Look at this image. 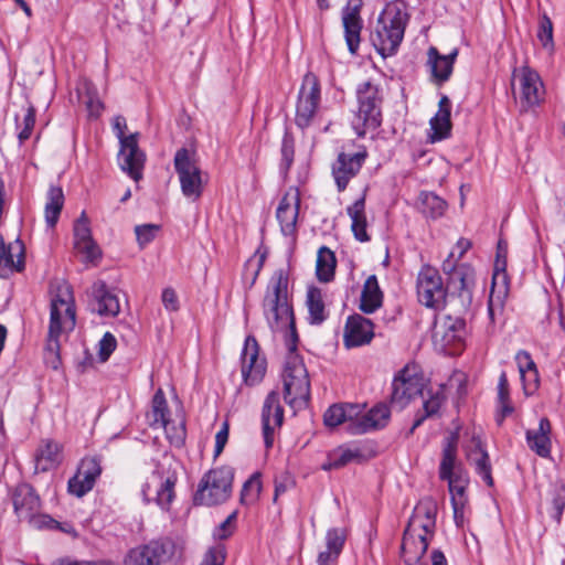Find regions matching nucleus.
Returning <instances> with one entry per match:
<instances>
[{
	"mask_svg": "<svg viewBox=\"0 0 565 565\" xmlns=\"http://www.w3.org/2000/svg\"><path fill=\"white\" fill-rule=\"evenodd\" d=\"M76 323V312L72 287L63 281L56 286L51 300L50 324L44 351L45 364L53 370L60 366V338L70 332Z\"/></svg>",
	"mask_w": 565,
	"mask_h": 565,
	"instance_id": "f257e3e1",
	"label": "nucleus"
},
{
	"mask_svg": "<svg viewBox=\"0 0 565 565\" xmlns=\"http://www.w3.org/2000/svg\"><path fill=\"white\" fill-rule=\"evenodd\" d=\"M437 503L422 499L414 508L402 541V557L406 565H415L426 553L436 527Z\"/></svg>",
	"mask_w": 565,
	"mask_h": 565,
	"instance_id": "f03ea898",
	"label": "nucleus"
},
{
	"mask_svg": "<svg viewBox=\"0 0 565 565\" xmlns=\"http://www.w3.org/2000/svg\"><path fill=\"white\" fill-rule=\"evenodd\" d=\"M263 310L270 329L285 330L286 347L294 348L298 343V334L288 300V277L282 270L273 275L263 300Z\"/></svg>",
	"mask_w": 565,
	"mask_h": 565,
	"instance_id": "7ed1b4c3",
	"label": "nucleus"
},
{
	"mask_svg": "<svg viewBox=\"0 0 565 565\" xmlns=\"http://www.w3.org/2000/svg\"><path fill=\"white\" fill-rule=\"evenodd\" d=\"M408 19L406 2H386L371 35L375 50L383 57L392 56L397 52L404 39Z\"/></svg>",
	"mask_w": 565,
	"mask_h": 565,
	"instance_id": "20e7f679",
	"label": "nucleus"
},
{
	"mask_svg": "<svg viewBox=\"0 0 565 565\" xmlns=\"http://www.w3.org/2000/svg\"><path fill=\"white\" fill-rule=\"evenodd\" d=\"M281 373L284 399L294 409H302L310 398V380L301 356L297 353V344L287 348Z\"/></svg>",
	"mask_w": 565,
	"mask_h": 565,
	"instance_id": "39448f33",
	"label": "nucleus"
},
{
	"mask_svg": "<svg viewBox=\"0 0 565 565\" xmlns=\"http://www.w3.org/2000/svg\"><path fill=\"white\" fill-rule=\"evenodd\" d=\"M173 166L183 196L192 202L198 201L203 194L207 178L198 162L195 152L185 147L178 149Z\"/></svg>",
	"mask_w": 565,
	"mask_h": 565,
	"instance_id": "423d86ee",
	"label": "nucleus"
},
{
	"mask_svg": "<svg viewBox=\"0 0 565 565\" xmlns=\"http://www.w3.org/2000/svg\"><path fill=\"white\" fill-rule=\"evenodd\" d=\"M358 110L354 113L351 126L359 137L367 130H374L381 125V96L379 87L365 82L356 90Z\"/></svg>",
	"mask_w": 565,
	"mask_h": 565,
	"instance_id": "0eeeda50",
	"label": "nucleus"
},
{
	"mask_svg": "<svg viewBox=\"0 0 565 565\" xmlns=\"http://www.w3.org/2000/svg\"><path fill=\"white\" fill-rule=\"evenodd\" d=\"M126 118L121 115L116 116L113 119V130L120 143L118 153L119 167L131 179L139 181L142 178L146 156L138 147V134L135 132L126 136Z\"/></svg>",
	"mask_w": 565,
	"mask_h": 565,
	"instance_id": "6e6552de",
	"label": "nucleus"
},
{
	"mask_svg": "<svg viewBox=\"0 0 565 565\" xmlns=\"http://www.w3.org/2000/svg\"><path fill=\"white\" fill-rule=\"evenodd\" d=\"M233 469L218 467L207 471L199 482L194 502L201 505H216L225 502L232 493Z\"/></svg>",
	"mask_w": 565,
	"mask_h": 565,
	"instance_id": "1a4fd4ad",
	"label": "nucleus"
},
{
	"mask_svg": "<svg viewBox=\"0 0 565 565\" xmlns=\"http://www.w3.org/2000/svg\"><path fill=\"white\" fill-rule=\"evenodd\" d=\"M443 270L447 274L448 301L458 302L460 310L467 311L473 299L475 269L470 265H455L451 259H446L443 264Z\"/></svg>",
	"mask_w": 565,
	"mask_h": 565,
	"instance_id": "9d476101",
	"label": "nucleus"
},
{
	"mask_svg": "<svg viewBox=\"0 0 565 565\" xmlns=\"http://www.w3.org/2000/svg\"><path fill=\"white\" fill-rule=\"evenodd\" d=\"M153 428H162L169 441L180 447L185 438V427L182 418L171 419L164 393L159 388L151 401V411L147 415Z\"/></svg>",
	"mask_w": 565,
	"mask_h": 565,
	"instance_id": "9b49d317",
	"label": "nucleus"
},
{
	"mask_svg": "<svg viewBox=\"0 0 565 565\" xmlns=\"http://www.w3.org/2000/svg\"><path fill=\"white\" fill-rule=\"evenodd\" d=\"M13 510L20 521H28L34 527H42L53 520L41 514V499L35 489L25 482L19 483L11 493Z\"/></svg>",
	"mask_w": 565,
	"mask_h": 565,
	"instance_id": "f8f14e48",
	"label": "nucleus"
},
{
	"mask_svg": "<svg viewBox=\"0 0 565 565\" xmlns=\"http://www.w3.org/2000/svg\"><path fill=\"white\" fill-rule=\"evenodd\" d=\"M426 386L425 377L414 364L405 365L392 383L391 404L398 409L405 408L417 395H423Z\"/></svg>",
	"mask_w": 565,
	"mask_h": 565,
	"instance_id": "ddd939ff",
	"label": "nucleus"
},
{
	"mask_svg": "<svg viewBox=\"0 0 565 565\" xmlns=\"http://www.w3.org/2000/svg\"><path fill=\"white\" fill-rule=\"evenodd\" d=\"M416 287L419 302L428 308L440 309L448 301L447 287L438 270L431 266L422 267Z\"/></svg>",
	"mask_w": 565,
	"mask_h": 565,
	"instance_id": "4468645a",
	"label": "nucleus"
},
{
	"mask_svg": "<svg viewBox=\"0 0 565 565\" xmlns=\"http://www.w3.org/2000/svg\"><path fill=\"white\" fill-rule=\"evenodd\" d=\"M320 84L317 76L307 73L298 93L296 105V125L300 128H307L311 125L318 106L320 104Z\"/></svg>",
	"mask_w": 565,
	"mask_h": 565,
	"instance_id": "2eb2a0df",
	"label": "nucleus"
},
{
	"mask_svg": "<svg viewBox=\"0 0 565 565\" xmlns=\"http://www.w3.org/2000/svg\"><path fill=\"white\" fill-rule=\"evenodd\" d=\"M174 473L164 476L162 469L157 467L141 486V494L146 503L156 502L161 508H168L174 498Z\"/></svg>",
	"mask_w": 565,
	"mask_h": 565,
	"instance_id": "dca6fc26",
	"label": "nucleus"
},
{
	"mask_svg": "<svg viewBox=\"0 0 565 565\" xmlns=\"http://www.w3.org/2000/svg\"><path fill=\"white\" fill-rule=\"evenodd\" d=\"M242 376L246 385L259 384L267 369L266 359L259 355V345L254 337H247L241 355Z\"/></svg>",
	"mask_w": 565,
	"mask_h": 565,
	"instance_id": "f3484780",
	"label": "nucleus"
},
{
	"mask_svg": "<svg viewBox=\"0 0 565 565\" xmlns=\"http://www.w3.org/2000/svg\"><path fill=\"white\" fill-rule=\"evenodd\" d=\"M516 83L523 107H532L541 102L544 94L543 83L535 71L529 67L515 70L512 81L514 90Z\"/></svg>",
	"mask_w": 565,
	"mask_h": 565,
	"instance_id": "a211bd4d",
	"label": "nucleus"
},
{
	"mask_svg": "<svg viewBox=\"0 0 565 565\" xmlns=\"http://www.w3.org/2000/svg\"><path fill=\"white\" fill-rule=\"evenodd\" d=\"M508 292L509 286L505 273V259H501L500 253H498L488 301V316L492 323L495 322L498 317L503 315Z\"/></svg>",
	"mask_w": 565,
	"mask_h": 565,
	"instance_id": "6ab92c4d",
	"label": "nucleus"
},
{
	"mask_svg": "<svg viewBox=\"0 0 565 565\" xmlns=\"http://www.w3.org/2000/svg\"><path fill=\"white\" fill-rule=\"evenodd\" d=\"M102 473L100 460L96 457L82 459L77 472L68 480V492L77 498L85 495L95 486Z\"/></svg>",
	"mask_w": 565,
	"mask_h": 565,
	"instance_id": "aec40b11",
	"label": "nucleus"
},
{
	"mask_svg": "<svg viewBox=\"0 0 565 565\" xmlns=\"http://www.w3.org/2000/svg\"><path fill=\"white\" fill-rule=\"evenodd\" d=\"M300 207V192L298 188H289L281 198L276 217L280 225V231L285 236H295L297 232V220Z\"/></svg>",
	"mask_w": 565,
	"mask_h": 565,
	"instance_id": "412c9836",
	"label": "nucleus"
},
{
	"mask_svg": "<svg viewBox=\"0 0 565 565\" xmlns=\"http://www.w3.org/2000/svg\"><path fill=\"white\" fill-rule=\"evenodd\" d=\"M284 422V408L279 402L277 392H270L265 398L262 409V425L265 447L271 448L276 429L280 428Z\"/></svg>",
	"mask_w": 565,
	"mask_h": 565,
	"instance_id": "4be33fe9",
	"label": "nucleus"
},
{
	"mask_svg": "<svg viewBox=\"0 0 565 565\" xmlns=\"http://www.w3.org/2000/svg\"><path fill=\"white\" fill-rule=\"evenodd\" d=\"M89 307L93 312L103 317H115L120 311L118 294L109 288L105 281H95L89 290Z\"/></svg>",
	"mask_w": 565,
	"mask_h": 565,
	"instance_id": "5701e85b",
	"label": "nucleus"
},
{
	"mask_svg": "<svg viewBox=\"0 0 565 565\" xmlns=\"http://www.w3.org/2000/svg\"><path fill=\"white\" fill-rule=\"evenodd\" d=\"M370 458V454L361 444H344L328 452L327 460L321 468L324 471H330L351 463L360 465L367 461Z\"/></svg>",
	"mask_w": 565,
	"mask_h": 565,
	"instance_id": "b1692460",
	"label": "nucleus"
},
{
	"mask_svg": "<svg viewBox=\"0 0 565 565\" xmlns=\"http://www.w3.org/2000/svg\"><path fill=\"white\" fill-rule=\"evenodd\" d=\"M391 411L386 404L380 403L369 411L359 405V412L354 416L350 427V434L361 435L385 427L390 420Z\"/></svg>",
	"mask_w": 565,
	"mask_h": 565,
	"instance_id": "393cba45",
	"label": "nucleus"
},
{
	"mask_svg": "<svg viewBox=\"0 0 565 565\" xmlns=\"http://www.w3.org/2000/svg\"><path fill=\"white\" fill-rule=\"evenodd\" d=\"M444 480L448 483L455 523L458 527H461L465 523L466 508L468 505L467 488L470 482L469 475L467 471H459L457 475Z\"/></svg>",
	"mask_w": 565,
	"mask_h": 565,
	"instance_id": "a878e982",
	"label": "nucleus"
},
{
	"mask_svg": "<svg viewBox=\"0 0 565 565\" xmlns=\"http://www.w3.org/2000/svg\"><path fill=\"white\" fill-rule=\"evenodd\" d=\"M24 244L17 238L9 244L4 243L0 234V277L9 278L13 273L24 269Z\"/></svg>",
	"mask_w": 565,
	"mask_h": 565,
	"instance_id": "bb28decb",
	"label": "nucleus"
},
{
	"mask_svg": "<svg viewBox=\"0 0 565 565\" xmlns=\"http://www.w3.org/2000/svg\"><path fill=\"white\" fill-rule=\"evenodd\" d=\"M168 555L167 545L160 541L131 548L124 558V565H161Z\"/></svg>",
	"mask_w": 565,
	"mask_h": 565,
	"instance_id": "cd10ccee",
	"label": "nucleus"
},
{
	"mask_svg": "<svg viewBox=\"0 0 565 565\" xmlns=\"http://www.w3.org/2000/svg\"><path fill=\"white\" fill-rule=\"evenodd\" d=\"M362 3L351 6L350 2L342 9V26L348 50L355 54L361 43L363 20L361 18Z\"/></svg>",
	"mask_w": 565,
	"mask_h": 565,
	"instance_id": "c85d7f7f",
	"label": "nucleus"
},
{
	"mask_svg": "<svg viewBox=\"0 0 565 565\" xmlns=\"http://www.w3.org/2000/svg\"><path fill=\"white\" fill-rule=\"evenodd\" d=\"M374 337V327L370 319L360 315L350 316L344 327V345L358 348L369 344Z\"/></svg>",
	"mask_w": 565,
	"mask_h": 565,
	"instance_id": "c756f323",
	"label": "nucleus"
},
{
	"mask_svg": "<svg viewBox=\"0 0 565 565\" xmlns=\"http://www.w3.org/2000/svg\"><path fill=\"white\" fill-rule=\"evenodd\" d=\"M365 154L341 152L332 166V174L338 190H345L349 181L358 174L362 168Z\"/></svg>",
	"mask_w": 565,
	"mask_h": 565,
	"instance_id": "7c9ffc66",
	"label": "nucleus"
},
{
	"mask_svg": "<svg viewBox=\"0 0 565 565\" xmlns=\"http://www.w3.org/2000/svg\"><path fill=\"white\" fill-rule=\"evenodd\" d=\"M63 460L62 445L53 439H43L39 444L35 455V471L46 472L55 469Z\"/></svg>",
	"mask_w": 565,
	"mask_h": 565,
	"instance_id": "2f4dec72",
	"label": "nucleus"
},
{
	"mask_svg": "<svg viewBox=\"0 0 565 565\" xmlns=\"http://www.w3.org/2000/svg\"><path fill=\"white\" fill-rule=\"evenodd\" d=\"M457 54V50L447 55H441L436 47L428 49L427 65L436 83L443 84L449 79Z\"/></svg>",
	"mask_w": 565,
	"mask_h": 565,
	"instance_id": "473e14b6",
	"label": "nucleus"
},
{
	"mask_svg": "<svg viewBox=\"0 0 565 565\" xmlns=\"http://www.w3.org/2000/svg\"><path fill=\"white\" fill-rule=\"evenodd\" d=\"M459 436L458 433H450L443 443V454L439 465V478L445 479L457 475L459 471H466L457 460Z\"/></svg>",
	"mask_w": 565,
	"mask_h": 565,
	"instance_id": "72a5a7b5",
	"label": "nucleus"
},
{
	"mask_svg": "<svg viewBox=\"0 0 565 565\" xmlns=\"http://www.w3.org/2000/svg\"><path fill=\"white\" fill-rule=\"evenodd\" d=\"M551 433L552 426L546 417H542L537 429L526 430V443L529 448L542 458H548L551 455Z\"/></svg>",
	"mask_w": 565,
	"mask_h": 565,
	"instance_id": "f704fd0d",
	"label": "nucleus"
},
{
	"mask_svg": "<svg viewBox=\"0 0 565 565\" xmlns=\"http://www.w3.org/2000/svg\"><path fill=\"white\" fill-rule=\"evenodd\" d=\"M473 449L467 452L468 460L475 465L476 472L482 478V480L489 486H493V478L491 476V465L487 450L483 448L479 437H473L472 440Z\"/></svg>",
	"mask_w": 565,
	"mask_h": 565,
	"instance_id": "c9c22d12",
	"label": "nucleus"
},
{
	"mask_svg": "<svg viewBox=\"0 0 565 565\" xmlns=\"http://www.w3.org/2000/svg\"><path fill=\"white\" fill-rule=\"evenodd\" d=\"M347 214L351 218V230L355 239L361 243L369 242L367 220L365 214V198L362 196L347 207Z\"/></svg>",
	"mask_w": 565,
	"mask_h": 565,
	"instance_id": "e433bc0d",
	"label": "nucleus"
},
{
	"mask_svg": "<svg viewBox=\"0 0 565 565\" xmlns=\"http://www.w3.org/2000/svg\"><path fill=\"white\" fill-rule=\"evenodd\" d=\"M358 412V404H334L326 411L323 422L326 426L331 428L345 424L347 430L350 433L351 424L354 422Z\"/></svg>",
	"mask_w": 565,
	"mask_h": 565,
	"instance_id": "4c0bfd02",
	"label": "nucleus"
},
{
	"mask_svg": "<svg viewBox=\"0 0 565 565\" xmlns=\"http://www.w3.org/2000/svg\"><path fill=\"white\" fill-rule=\"evenodd\" d=\"M450 111V99L444 95L438 103L437 114L430 119V128L433 130L434 140H441L448 137L451 129Z\"/></svg>",
	"mask_w": 565,
	"mask_h": 565,
	"instance_id": "58836bf2",
	"label": "nucleus"
},
{
	"mask_svg": "<svg viewBox=\"0 0 565 565\" xmlns=\"http://www.w3.org/2000/svg\"><path fill=\"white\" fill-rule=\"evenodd\" d=\"M383 294L380 289L377 278L371 275L364 282L361 294L360 309L365 313H372L381 307Z\"/></svg>",
	"mask_w": 565,
	"mask_h": 565,
	"instance_id": "ea45409f",
	"label": "nucleus"
},
{
	"mask_svg": "<svg viewBox=\"0 0 565 565\" xmlns=\"http://www.w3.org/2000/svg\"><path fill=\"white\" fill-rule=\"evenodd\" d=\"M422 396L424 398V402H423L424 414L419 415L415 419L414 425L412 427V431L415 428H417L418 426H420L422 423L425 420V418L436 415L438 413L440 406L443 405V403L446 399L443 385H440L436 390L429 388L426 392L424 391V394Z\"/></svg>",
	"mask_w": 565,
	"mask_h": 565,
	"instance_id": "a19ab883",
	"label": "nucleus"
},
{
	"mask_svg": "<svg viewBox=\"0 0 565 565\" xmlns=\"http://www.w3.org/2000/svg\"><path fill=\"white\" fill-rule=\"evenodd\" d=\"M64 205V193L61 186L51 185L46 194L45 203V222L49 227L53 228L60 217Z\"/></svg>",
	"mask_w": 565,
	"mask_h": 565,
	"instance_id": "79ce46f5",
	"label": "nucleus"
},
{
	"mask_svg": "<svg viewBox=\"0 0 565 565\" xmlns=\"http://www.w3.org/2000/svg\"><path fill=\"white\" fill-rule=\"evenodd\" d=\"M307 307L309 312V321L312 324L322 323L326 318V307L322 292L317 287H309L307 290Z\"/></svg>",
	"mask_w": 565,
	"mask_h": 565,
	"instance_id": "37998d69",
	"label": "nucleus"
},
{
	"mask_svg": "<svg viewBox=\"0 0 565 565\" xmlns=\"http://www.w3.org/2000/svg\"><path fill=\"white\" fill-rule=\"evenodd\" d=\"M419 203L422 213L431 218L443 216L447 210V202L433 192H422Z\"/></svg>",
	"mask_w": 565,
	"mask_h": 565,
	"instance_id": "c03bdc74",
	"label": "nucleus"
},
{
	"mask_svg": "<svg viewBox=\"0 0 565 565\" xmlns=\"http://www.w3.org/2000/svg\"><path fill=\"white\" fill-rule=\"evenodd\" d=\"M335 257L333 253L327 248L321 247L317 256V277L320 281L328 282L334 275Z\"/></svg>",
	"mask_w": 565,
	"mask_h": 565,
	"instance_id": "a18cd8bd",
	"label": "nucleus"
},
{
	"mask_svg": "<svg viewBox=\"0 0 565 565\" xmlns=\"http://www.w3.org/2000/svg\"><path fill=\"white\" fill-rule=\"evenodd\" d=\"M498 402L500 414L498 415V423L501 424L503 419L513 413V407L510 403L509 396V381L505 372H501L498 382Z\"/></svg>",
	"mask_w": 565,
	"mask_h": 565,
	"instance_id": "49530a36",
	"label": "nucleus"
},
{
	"mask_svg": "<svg viewBox=\"0 0 565 565\" xmlns=\"http://www.w3.org/2000/svg\"><path fill=\"white\" fill-rule=\"evenodd\" d=\"M262 482L258 473L250 476L243 484L241 491V503L252 504L254 503L260 493Z\"/></svg>",
	"mask_w": 565,
	"mask_h": 565,
	"instance_id": "de8ad7c7",
	"label": "nucleus"
},
{
	"mask_svg": "<svg viewBox=\"0 0 565 565\" xmlns=\"http://www.w3.org/2000/svg\"><path fill=\"white\" fill-rule=\"evenodd\" d=\"M35 125V108L30 105L25 109L23 118L21 121L17 118V129H18V138L20 143L26 141L33 131Z\"/></svg>",
	"mask_w": 565,
	"mask_h": 565,
	"instance_id": "09e8293b",
	"label": "nucleus"
},
{
	"mask_svg": "<svg viewBox=\"0 0 565 565\" xmlns=\"http://www.w3.org/2000/svg\"><path fill=\"white\" fill-rule=\"evenodd\" d=\"M537 39L542 43V45L545 50H547L550 53L553 52V50H554L553 23L545 12L541 15L539 30H537Z\"/></svg>",
	"mask_w": 565,
	"mask_h": 565,
	"instance_id": "8fccbe9b",
	"label": "nucleus"
},
{
	"mask_svg": "<svg viewBox=\"0 0 565 565\" xmlns=\"http://www.w3.org/2000/svg\"><path fill=\"white\" fill-rule=\"evenodd\" d=\"M345 543V531L340 527H332L326 534V550L341 554Z\"/></svg>",
	"mask_w": 565,
	"mask_h": 565,
	"instance_id": "3c124183",
	"label": "nucleus"
},
{
	"mask_svg": "<svg viewBox=\"0 0 565 565\" xmlns=\"http://www.w3.org/2000/svg\"><path fill=\"white\" fill-rule=\"evenodd\" d=\"M74 248L83 256V260L86 263H95L102 257L100 248L93 238L77 243L74 245Z\"/></svg>",
	"mask_w": 565,
	"mask_h": 565,
	"instance_id": "603ef678",
	"label": "nucleus"
},
{
	"mask_svg": "<svg viewBox=\"0 0 565 565\" xmlns=\"http://www.w3.org/2000/svg\"><path fill=\"white\" fill-rule=\"evenodd\" d=\"M74 245L77 243H82L88 239H92V231L89 227V221L85 214L82 212L81 216L76 220L74 224Z\"/></svg>",
	"mask_w": 565,
	"mask_h": 565,
	"instance_id": "864d4df0",
	"label": "nucleus"
},
{
	"mask_svg": "<svg viewBox=\"0 0 565 565\" xmlns=\"http://www.w3.org/2000/svg\"><path fill=\"white\" fill-rule=\"evenodd\" d=\"M265 256H260L258 258L252 257L249 258L244 267V280L245 282L249 278L248 288H252L255 284L257 276L263 267Z\"/></svg>",
	"mask_w": 565,
	"mask_h": 565,
	"instance_id": "5fc2aeb1",
	"label": "nucleus"
},
{
	"mask_svg": "<svg viewBox=\"0 0 565 565\" xmlns=\"http://www.w3.org/2000/svg\"><path fill=\"white\" fill-rule=\"evenodd\" d=\"M160 226L156 224H143L138 225L135 228V233L137 236L138 244L143 247L150 242H152L159 232Z\"/></svg>",
	"mask_w": 565,
	"mask_h": 565,
	"instance_id": "6e6d98bb",
	"label": "nucleus"
},
{
	"mask_svg": "<svg viewBox=\"0 0 565 565\" xmlns=\"http://www.w3.org/2000/svg\"><path fill=\"white\" fill-rule=\"evenodd\" d=\"M117 347L116 338L106 332L98 342V356L102 362H106Z\"/></svg>",
	"mask_w": 565,
	"mask_h": 565,
	"instance_id": "4d7b16f0",
	"label": "nucleus"
},
{
	"mask_svg": "<svg viewBox=\"0 0 565 565\" xmlns=\"http://www.w3.org/2000/svg\"><path fill=\"white\" fill-rule=\"evenodd\" d=\"M237 512H232L213 532V536L217 540H225L230 537L235 529V521Z\"/></svg>",
	"mask_w": 565,
	"mask_h": 565,
	"instance_id": "13d9d810",
	"label": "nucleus"
},
{
	"mask_svg": "<svg viewBox=\"0 0 565 565\" xmlns=\"http://www.w3.org/2000/svg\"><path fill=\"white\" fill-rule=\"evenodd\" d=\"M520 377L522 381L524 394L527 396L533 395L536 392V390L539 388V384H540V376H539L537 369L521 373Z\"/></svg>",
	"mask_w": 565,
	"mask_h": 565,
	"instance_id": "bf43d9fd",
	"label": "nucleus"
},
{
	"mask_svg": "<svg viewBox=\"0 0 565 565\" xmlns=\"http://www.w3.org/2000/svg\"><path fill=\"white\" fill-rule=\"evenodd\" d=\"M226 557L225 548L222 545L211 547L204 555L200 565H224Z\"/></svg>",
	"mask_w": 565,
	"mask_h": 565,
	"instance_id": "052dcab7",
	"label": "nucleus"
},
{
	"mask_svg": "<svg viewBox=\"0 0 565 565\" xmlns=\"http://www.w3.org/2000/svg\"><path fill=\"white\" fill-rule=\"evenodd\" d=\"M553 512L552 518L559 523L562 520L563 511L565 509V486L556 489L553 501H552Z\"/></svg>",
	"mask_w": 565,
	"mask_h": 565,
	"instance_id": "680f3d73",
	"label": "nucleus"
},
{
	"mask_svg": "<svg viewBox=\"0 0 565 565\" xmlns=\"http://www.w3.org/2000/svg\"><path fill=\"white\" fill-rule=\"evenodd\" d=\"M294 140L290 137L285 136L281 142V167L286 171L294 162Z\"/></svg>",
	"mask_w": 565,
	"mask_h": 565,
	"instance_id": "e2e57ef3",
	"label": "nucleus"
},
{
	"mask_svg": "<svg viewBox=\"0 0 565 565\" xmlns=\"http://www.w3.org/2000/svg\"><path fill=\"white\" fill-rule=\"evenodd\" d=\"M515 362L518 365L519 373H524L526 371H532L537 369L535 362L533 361L531 354L527 351L520 350L515 354Z\"/></svg>",
	"mask_w": 565,
	"mask_h": 565,
	"instance_id": "0e129e2a",
	"label": "nucleus"
},
{
	"mask_svg": "<svg viewBox=\"0 0 565 565\" xmlns=\"http://www.w3.org/2000/svg\"><path fill=\"white\" fill-rule=\"evenodd\" d=\"M161 301L166 310L175 312L179 310V299L172 288H164L161 295Z\"/></svg>",
	"mask_w": 565,
	"mask_h": 565,
	"instance_id": "69168bd1",
	"label": "nucleus"
},
{
	"mask_svg": "<svg viewBox=\"0 0 565 565\" xmlns=\"http://www.w3.org/2000/svg\"><path fill=\"white\" fill-rule=\"evenodd\" d=\"M86 104L87 110L90 116L98 117L103 110V103L100 99L90 93L89 88H87L86 99H84Z\"/></svg>",
	"mask_w": 565,
	"mask_h": 565,
	"instance_id": "338daca9",
	"label": "nucleus"
},
{
	"mask_svg": "<svg viewBox=\"0 0 565 565\" xmlns=\"http://www.w3.org/2000/svg\"><path fill=\"white\" fill-rule=\"evenodd\" d=\"M227 439H228V423L224 422L221 429L216 433V436H215V448H214L215 456H218L223 451V449L227 443Z\"/></svg>",
	"mask_w": 565,
	"mask_h": 565,
	"instance_id": "774afa93",
	"label": "nucleus"
}]
</instances>
